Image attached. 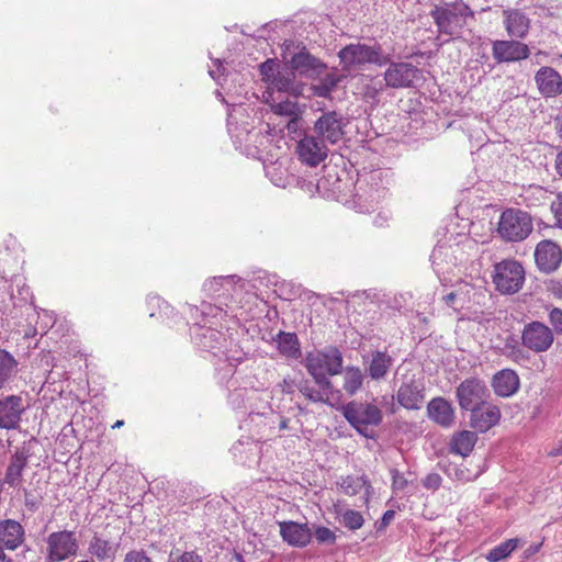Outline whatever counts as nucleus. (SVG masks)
<instances>
[{
	"label": "nucleus",
	"instance_id": "nucleus-1",
	"mask_svg": "<svg viewBox=\"0 0 562 562\" xmlns=\"http://www.w3.org/2000/svg\"><path fill=\"white\" fill-rule=\"evenodd\" d=\"M192 336L200 350L210 353L218 361L236 367L246 358V352L227 334L211 327L195 325Z\"/></svg>",
	"mask_w": 562,
	"mask_h": 562
},
{
	"label": "nucleus",
	"instance_id": "nucleus-2",
	"mask_svg": "<svg viewBox=\"0 0 562 562\" xmlns=\"http://www.w3.org/2000/svg\"><path fill=\"white\" fill-rule=\"evenodd\" d=\"M430 16L440 35H447L450 40H457L462 36L464 27L469 20L474 19V11L462 0L446 2L441 5H435L430 11Z\"/></svg>",
	"mask_w": 562,
	"mask_h": 562
},
{
	"label": "nucleus",
	"instance_id": "nucleus-3",
	"mask_svg": "<svg viewBox=\"0 0 562 562\" xmlns=\"http://www.w3.org/2000/svg\"><path fill=\"white\" fill-rule=\"evenodd\" d=\"M305 368L318 387L324 392L334 393V386L327 375H336L341 372L342 355L336 347L308 352L305 358Z\"/></svg>",
	"mask_w": 562,
	"mask_h": 562
},
{
	"label": "nucleus",
	"instance_id": "nucleus-4",
	"mask_svg": "<svg viewBox=\"0 0 562 562\" xmlns=\"http://www.w3.org/2000/svg\"><path fill=\"white\" fill-rule=\"evenodd\" d=\"M344 417L363 437L374 438L373 427L382 423V411L374 403L352 401L344 406Z\"/></svg>",
	"mask_w": 562,
	"mask_h": 562
},
{
	"label": "nucleus",
	"instance_id": "nucleus-5",
	"mask_svg": "<svg viewBox=\"0 0 562 562\" xmlns=\"http://www.w3.org/2000/svg\"><path fill=\"white\" fill-rule=\"evenodd\" d=\"M532 231L533 223L529 213L519 209H507L501 214L497 232L505 241H522Z\"/></svg>",
	"mask_w": 562,
	"mask_h": 562
},
{
	"label": "nucleus",
	"instance_id": "nucleus-6",
	"mask_svg": "<svg viewBox=\"0 0 562 562\" xmlns=\"http://www.w3.org/2000/svg\"><path fill=\"white\" fill-rule=\"evenodd\" d=\"M338 57L342 68L350 70L357 66L366 64H375L382 66L386 64L387 58L383 55L381 46H369L366 44H349L342 47Z\"/></svg>",
	"mask_w": 562,
	"mask_h": 562
},
{
	"label": "nucleus",
	"instance_id": "nucleus-7",
	"mask_svg": "<svg viewBox=\"0 0 562 562\" xmlns=\"http://www.w3.org/2000/svg\"><path fill=\"white\" fill-rule=\"evenodd\" d=\"M493 281L503 294L518 292L525 281V270L516 260H503L494 268Z\"/></svg>",
	"mask_w": 562,
	"mask_h": 562
},
{
	"label": "nucleus",
	"instance_id": "nucleus-8",
	"mask_svg": "<svg viewBox=\"0 0 562 562\" xmlns=\"http://www.w3.org/2000/svg\"><path fill=\"white\" fill-rule=\"evenodd\" d=\"M456 396L462 411H471L487 404L490 391L482 380L470 378L459 384Z\"/></svg>",
	"mask_w": 562,
	"mask_h": 562
},
{
	"label": "nucleus",
	"instance_id": "nucleus-9",
	"mask_svg": "<svg viewBox=\"0 0 562 562\" xmlns=\"http://www.w3.org/2000/svg\"><path fill=\"white\" fill-rule=\"evenodd\" d=\"M347 123L340 112L326 111L315 121L314 132L326 144L336 145L342 139Z\"/></svg>",
	"mask_w": 562,
	"mask_h": 562
},
{
	"label": "nucleus",
	"instance_id": "nucleus-10",
	"mask_svg": "<svg viewBox=\"0 0 562 562\" xmlns=\"http://www.w3.org/2000/svg\"><path fill=\"white\" fill-rule=\"evenodd\" d=\"M521 345L530 351H548L554 340L552 329L539 321L527 323L521 330Z\"/></svg>",
	"mask_w": 562,
	"mask_h": 562
},
{
	"label": "nucleus",
	"instance_id": "nucleus-11",
	"mask_svg": "<svg viewBox=\"0 0 562 562\" xmlns=\"http://www.w3.org/2000/svg\"><path fill=\"white\" fill-rule=\"evenodd\" d=\"M47 560L61 562L77 554L79 544L74 531L63 530L52 532L46 540Z\"/></svg>",
	"mask_w": 562,
	"mask_h": 562
},
{
	"label": "nucleus",
	"instance_id": "nucleus-12",
	"mask_svg": "<svg viewBox=\"0 0 562 562\" xmlns=\"http://www.w3.org/2000/svg\"><path fill=\"white\" fill-rule=\"evenodd\" d=\"M289 68L294 74L315 79L324 74L327 69V64L311 54L305 46H302L297 53L292 55L289 60Z\"/></svg>",
	"mask_w": 562,
	"mask_h": 562
},
{
	"label": "nucleus",
	"instance_id": "nucleus-13",
	"mask_svg": "<svg viewBox=\"0 0 562 562\" xmlns=\"http://www.w3.org/2000/svg\"><path fill=\"white\" fill-rule=\"evenodd\" d=\"M492 55L497 64H509L527 59L530 49L520 41L496 40L492 43Z\"/></svg>",
	"mask_w": 562,
	"mask_h": 562
},
{
	"label": "nucleus",
	"instance_id": "nucleus-14",
	"mask_svg": "<svg viewBox=\"0 0 562 562\" xmlns=\"http://www.w3.org/2000/svg\"><path fill=\"white\" fill-rule=\"evenodd\" d=\"M296 153L303 164L315 167L327 158L328 148L317 135H304L297 143Z\"/></svg>",
	"mask_w": 562,
	"mask_h": 562
},
{
	"label": "nucleus",
	"instance_id": "nucleus-15",
	"mask_svg": "<svg viewBox=\"0 0 562 562\" xmlns=\"http://www.w3.org/2000/svg\"><path fill=\"white\" fill-rule=\"evenodd\" d=\"M419 75L420 70L411 63H391L384 72V80L390 88H409Z\"/></svg>",
	"mask_w": 562,
	"mask_h": 562
},
{
	"label": "nucleus",
	"instance_id": "nucleus-16",
	"mask_svg": "<svg viewBox=\"0 0 562 562\" xmlns=\"http://www.w3.org/2000/svg\"><path fill=\"white\" fill-rule=\"evenodd\" d=\"M383 172L373 170L357 181V195L370 204L379 203L385 196L386 187L382 184Z\"/></svg>",
	"mask_w": 562,
	"mask_h": 562
},
{
	"label": "nucleus",
	"instance_id": "nucleus-17",
	"mask_svg": "<svg viewBox=\"0 0 562 562\" xmlns=\"http://www.w3.org/2000/svg\"><path fill=\"white\" fill-rule=\"evenodd\" d=\"M535 260L537 267L546 273L555 271L562 262V250L560 246L552 240H541L535 250Z\"/></svg>",
	"mask_w": 562,
	"mask_h": 562
},
{
	"label": "nucleus",
	"instance_id": "nucleus-18",
	"mask_svg": "<svg viewBox=\"0 0 562 562\" xmlns=\"http://www.w3.org/2000/svg\"><path fill=\"white\" fill-rule=\"evenodd\" d=\"M25 412L23 398L20 395H8L0 400V428L16 429L22 414Z\"/></svg>",
	"mask_w": 562,
	"mask_h": 562
},
{
	"label": "nucleus",
	"instance_id": "nucleus-19",
	"mask_svg": "<svg viewBox=\"0 0 562 562\" xmlns=\"http://www.w3.org/2000/svg\"><path fill=\"white\" fill-rule=\"evenodd\" d=\"M424 400V385L414 378L404 381L396 392L397 403L409 411L419 409L423 406Z\"/></svg>",
	"mask_w": 562,
	"mask_h": 562
},
{
	"label": "nucleus",
	"instance_id": "nucleus-20",
	"mask_svg": "<svg viewBox=\"0 0 562 562\" xmlns=\"http://www.w3.org/2000/svg\"><path fill=\"white\" fill-rule=\"evenodd\" d=\"M535 81L544 98H554L562 93V77L552 67H541L535 75Z\"/></svg>",
	"mask_w": 562,
	"mask_h": 562
},
{
	"label": "nucleus",
	"instance_id": "nucleus-21",
	"mask_svg": "<svg viewBox=\"0 0 562 562\" xmlns=\"http://www.w3.org/2000/svg\"><path fill=\"white\" fill-rule=\"evenodd\" d=\"M470 426L479 432H485L497 425L501 419V411L497 406L486 404L470 411Z\"/></svg>",
	"mask_w": 562,
	"mask_h": 562
},
{
	"label": "nucleus",
	"instance_id": "nucleus-22",
	"mask_svg": "<svg viewBox=\"0 0 562 562\" xmlns=\"http://www.w3.org/2000/svg\"><path fill=\"white\" fill-rule=\"evenodd\" d=\"M394 364V358L387 351L375 350L364 359V371L374 381L384 380Z\"/></svg>",
	"mask_w": 562,
	"mask_h": 562
},
{
	"label": "nucleus",
	"instance_id": "nucleus-23",
	"mask_svg": "<svg viewBox=\"0 0 562 562\" xmlns=\"http://www.w3.org/2000/svg\"><path fill=\"white\" fill-rule=\"evenodd\" d=\"M280 535L283 541L297 548L306 547L312 539V532L307 524H299L292 520L280 522Z\"/></svg>",
	"mask_w": 562,
	"mask_h": 562
},
{
	"label": "nucleus",
	"instance_id": "nucleus-24",
	"mask_svg": "<svg viewBox=\"0 0 562 562\" xmlns=\"http://www.w3.org/2000/svg\"><path fill=\"white\" fill-rule=\"evenodd\" d=\"M504 27L512 38H525L530 29V19L518 9H506L503 11Z\"/></svg>",
	"mask_w": 562,
	"mask_h": 562
},
{
	"label": "nucleus",
	"instance_id": "nucleus-25",
	"mask_svg": "<svg viewBox=\"0 0 562 562\" xmlns=\"http://www.w3.org/2000/svg\"><path fill=\"white\" fill-rule=\"evenodd\" d=\"M428 417L442 427H450L454 422V409L449 401L435 397L427 405Z\"/></svg>",
	"mask_w": 562,
	"mask_h": 562
},
{
	"label": "nucleus",
	"instance_id": "nucleus-26",
	"mask_svg": "<svg viewBox=\"0 0 562 562\" xmlns=\"http://www.w3.org/2000/svg\"><path fill=\"white\" fill-rule=\"evenodd\" d=\"M492 387L496 395L509 397L519 389V376L510 369H503L494 374Z\"/></svg>",
	"mask_w": 562,
	"mask_h": 562
},
{
	"label": "nucleus",
	"instance_id": "nucleus-27",
	"mask_svg": "<svg viewBox=\"0 0 562 562\" xmlns=\"http://www.w3.org/2000/svg\"><path fill=\"white\" fill-rule=\"evenodd\" d=\"M24 540V528L13 519L0 521V544L8 550H15Z\"/></svg>",
	"mask_w": 562,
	"mask_h": 562
},
{
	"label": "nucleus",
	"instance_id": "nucleus-28",
	"mask_svg": "<svg viewBox=\"0 0 562 562\" xmlns=\"http://www.w3.org/2000/svg\"><path fill=\"white\" fill-rule=\"evenodd\" d=\"M268 90L284 92L293 97H299L302 94L303 86L297 82L295 79L294 71L291 70H281L274 79L268 86ZM267 93L271 94L270 91Z\"/></svg>",
	"mask_w": 562,
	"mask_h": 562
},
{
	"label": "nucleus",
	"instance_id": "nucleus-29",
	"mask_svg": "<svg viewBox=\"0 0 562 562\" xmlns=\"http://www.w3.org/2000/svg\"><path fill=\"white\" fill-rule=\"evenodd\" d=\"M29 452L24 449L16 450L11 459L5 471L4 483L10 487H18L22 481V473L27 467Z\"/></svg>",
	"mask_w": 562,
	"mask_h": 562
},
{
	"label": "nucleus",
	"instance_id": "nucleus-30",
	"mask_svg": "<svg viewBox=\"0 0 562 562\" xmlns=\"http://www.w3.org/2000/svg\"><path fill=\"white\" fill-rule=\"evenodd\" d=\"M477 441V435L474 431L462 430L456 432L450 441V451L461 457H468Z\"/></svg>",
	"mask_w": 562,
	"mask_h": 562
},
{
	"label": "nucleus",
	"instance_id": "nucleus-31",
	"mask_svg": "<svg viewBox=\"0 0 562 562\" xmlns=\"http://www.w3.org/2000/svg\"><path fill=\"white\" fill-rule=\"evenodd\" d=\"M119 544L94 535L89 543V552L99 561L112 562L117 552Z\"/></svg>",
	"mask_w": 562,
	"mask_h": 562
},
{
	"label": "nucleus",
	"instance_id": "nucleus-32",
	"mask_svg": "<svg viewBox=\"0 0 562 562\" xmlns=\"http://www.w3.org/2000/svg\"><path fill=\"white\" fill-rule=\"evenodd\" d=\"M342 76L336 71L326 74L318 83L312 85L311 91L314 95L328 99L331 97L333 91L336 90L341 82Z\"/></svg>",
	"mask_w": 562,
	"mask_h": 562
},
{
	"label": "nucleus",
	"instance_id": "nucleus-33",
	"mask_svg": "<svg viewBox=\"0 0 562 562\" xmlns=\"http://www.w3.org/2000/svg\"><path fill=\"white\" fill-rule=\"evenodd\" d=\"M277 337L278 349L283 356L292 359L301 356L300 341L295 333L280 331Z\"/></svg>",
	"mask_w": 562,
	"mask_h": 562
},
{
	"label": "nucleus",
	"instance_id": "nucleus-34",
	"mask_svg": "<svg viewBox=\"0 0 562 562\" xmlns=\"http://www.w3.org/2000/svg\"><path fill=\"white\" fill-rule=\"evenodd\" d=\"M235 276H220L209 279L203 284V290L213 296L220 297L225 292L229 294L234 290Z\"/></svg>",
	"mask_w": 562,
	"mask_h": 562
},
{
	"label": "nucleus",
	"instance_id": "nucleus-35",
	"mask_svg": "<svg viewBox=\"0 0 562 562\" xmlns=\"http://www.w3.org/2000/svg\"><path fill=\"white\" fill-rule=\"evenodd\" d=\"M499 351L503 356L515 362L525 361L528 358L521 342H519L517 336L514 334H508L503 339V346L499 347Z\"/></svg>",
	"mask_w": 562,
	"mask_h": 562
},
{
	"label": "nucleus",
	"instance_id": "nucleus-36",
	"mask_svg": "<svg viewBox=\"0 0 562 562\" xmlns=\"http://www.w3.org/2000/svg\"><path fill=\"white\" fill-rule=\"evenodd\" d=\"M430 260L435 272L440 276L448 272L450 266H453L452 256L450 254V247L440 245L432 249Z\"/></svg>",
	"mask_w": 562,
	"mask_h": 562
},
{
	"label": "nucleus",
	"instance_id": "nucleus-37",
	"mask_svg": "<svg viewBox=\"0 0 562 562\" xmlns=\"http://www.w3.org/2000/svg\"><path fill=\"white\" fill-rule=\"evenodd\" d=\"M340 487L344 493L353 496L364 490L366 495L370 494L371 483L367 475L353 476L348 475L341 480Z\"/></svg>",
	"mask_w": 562,
	"mask_h": 562
},
{
	"label": "nucleus",
	"instance_id": "nucleus-38",
	"mask_svg": "<svg viewBox=\"0 0 562 562\" xmlns=\"http://www.w3.org/2000/svg\"><path fill=\"white\" fill-rule=\"evenodd\" d=\"M440 469L452 480L460 482H471L474 481L480 473L471 472L467 467L460 464H454L452 462H439Z\"/></svg>",
	"mask_w": 562,
	"mask_h": 562
},
{
	"label": "nucleus",
	"instance_id": "nucleus-39",
	"mask_svg": "<svg viewBox=\"0 0 562 562\" xmlns=\"http://www.w3.org/2000/svg\"><path fill=\"white\" fill-rule=\"evenodd\" d=\"M520 546V539L518 538H512L507 539L493 549H491L486 555L485 559L488 562H499L502 560H505L508 558L518 547Z\"/></svg>",
	"mask_w": 562,
	"mask_h": 562
},
{
	"label": "nucleus",
	"instance_id": "nucleus-40",
	"mask_svg": "<svg viewBox=\"0 0 562 562\" xmlns=\"http://www.w3.org/2000/svg\"><path fill=\"white\" fill-rule=\"evenodd\" d=\"M363 381L364 373L359 367L351 366L346 368L342 387L348 395L352 396L361 390Z\"/></svg>",
	"mask_w": 562,
	"mask_h": 562
},
{
	"label": "nucleus",
	"instance_id": "nucleus-41",
	"mask_svg": "<svg viewBox=\"0 0 562 562\" xmlns=\"http://www.w3.org/2000/svg\"><path fill=\"white\" fill-rule=\"evenodd\" d=\"M232 452L239 462L251 467L252 463L257 462L259 449L258 445L255 442H248L245 445L244 442L238 441L232 447Z\"/></svg>",
	"mask_w": 562,
	"mask_h": 562
},
{
	"label": "nucleus",
	"instance_id": "nucleus-42",
	"mask_svg": "<svg viewBox=\"0 0 562 562\" xmlns=\"http://www.w3.org/2000/svg\"><path fill=\"white\" fill-rule=\"evenodd\" d=\"M16 367L15 358L9 351L0 348V390L12 378Z\"/></svg>",
	"mask_w": 562,
	"mask_h": 562
},
{
	"label": "nucleus",
	"instance_id": "nucleus-43",
	"mask_svg": "<svg viewBox=\"0 0 562 562\" xmlns=\"http://www.w3.org/2000/svg\"><path fill=\"white\" fill-rule=\"evenodd\" d=\"M299 391L313 403H327L328 396L333 393L324 392L321 387L317 390L310 384L308 381H303L297 385Z\"/></svg>",
	"mask_w": 562,
	"mask_h": 562
},
{
	"label": "nucleus",
	"instance_id": "nucleus-44",
	"mask_svg": "<svg viewBox=\"0 0 562 562\" xmlns=\"http://www.w3.org/2000/svg\"><path fill=\"white\" fill-rule=\"evenodd\" d=\"M271 110L277 115H283L291 117L297 115L301 110L300 105L295 101L285 100L271 104Z\"/></svg>",
	"mask_w": 562,
	"mask_h": 562
},
{
	"label": "nucleus",
	"instance_id": "nucleus-45",
	"mask_svg": "<svg viewBox=\"0 0 562 562\" xmlns=\"http://www.w3.org/2000/svg\"><path fill=\"white\" fill-rule=\"evenodd\" d=\"M259 71L262 80L267 83V86H269L272 79H274L276 76L281 71V69L277 59L269 58L260 64Z\"/></svg>",
	"mask_w": 562,
	"mask_h": 562
},
{
	"label": "nucleus",
	"instance_id": "nucleus-46",
	"mask_svg": "<svg viewBox=\"0 0 562 562\" xmlns=\"http://www.w3.org/2000/svg\"><path fill=\"white\" fill-rule=\"evenodd\" d=\"M341 522L349 530H357L363 526L364 519L360 512L347 509L341 514Z\"/></svg>",
	"mask_w": 562,
	"mask_h": 562
},
{
	"label": "nucleus",
	"instance_id": "nucleus-47",
	"mask_svg": "<svg viewBox=\"0 0 562 562\" xmlns=\"http://www.w3.org/2000/svg\"><path fill=\"white\" fill-rule=\"evenodd\" d=\"M314 536L318 543L334 544L336 541V535L327 527L318 526L315 529Z\"/></svg>",
	"mask_w": 562,
	"mask_h": 562
},
{
	"label": "nucleus",
	"instance_id": "nucleus-48",
	"mask_svg": "<svg viewBox=\"0 0 562 562\" xmlns=\"http://www.w3.org/2000/svg\"><path fill=\"white\" fill-rule=\"evenodd\" d=\"M392 477V488L394 491H403L407 485L408 481L397 469L390 470Z\"/></svg>",
	"mask_w": 562,
	"mask_h": 562
},
{
	"label": "nucleus",
	"instance_id": "nucleus-49",
	"mask_svg": "<svg viewBox=\"0 0 562 562\" xmlns=\"http://www.w3.org/2000/svg\"><path fill=\"white\" fill-rule=\"evenodd\" d=\"M169 562H202V559L199 554H196L193 551L183 552L177 555H175V553L171 552L169 557Z\"/></svg>",
	"mask_w": 562,
	"mask_h": 562
},
{
	"label": "nucleus",
	"instance_id": "nucleus-50",
	"mask_svg": "<svg viewBox=\"0 0 562 562\" xmlns=\"http://www.w3.org/2000/svg\"><path fill=\"white\" fill-rule=\"evenodd\" d=\"M442 479L438 473H428L423 480V486L426 490L437 491L441 485Z\"/></svg>",
	"mask_w": 562,
	"mask_h": 562
},
{
	"label": "nucleus",
	"instance_id": "nucleus-51",
	"mask_svg": "<svg viewBox=\"0 0 562 562\" xmlns=\"http://www.w3.org/2000/svg\"><path fill=\"white\" fill-rule=\"evenodd\" d=\"M289 119L286 130L290 134H296L302 127V111H300L297 115H292Z\"/></svg>",
	"mask_w": 562,
	"mask_h": 562
},
{
	"label": "nucleus",
	"instance_id": "nucleus-52",
	"mask_svg": "<svg viewBox=\"0 0 562 562\" xmlns=\"http://www.w3.org/2000/svg\"><path fill=\"white\" fill-rule=\"evenodd\" d=\"M124 562H153L144 551L133 550L126 553Z\"/></svg>",
	"mask_w": 562,
	"mask_h": 562
},
{
	"label": "nucleus",
	"instance_id": "nucleus-53",
	"mask_svg": "<svg viewBox=\"0 0 562 562\" xmlns=\"http://www.w3.org/2000/svg\"><path fill=\"white\" fill-rule=\"evenodd\" d=\"M549 319L554 329L562 334V310L553 308L549 314Z\"/></svg>",
	"mask_w": 562,
	"mask_h": 562
},
{
	"label": "nucleus",
	"instance_id": "nucleus-54",
	"mask_svg": "<svg viewBox=\"0 0 562 562\" xmlns=\"http://www.w3.org/2000/svg\"><path fill=\"white\" fill-rule=\"evenodd\" d=\"M282 393L292 394L295 390V382L291 378H284L282 382L279 384Z\"/></svg>",
	"mask_w": 562,
	"mask_h": 562
},
{
	"label": "nucleus",
	"instance_id": "nucleus-55",
	"mask_svg": "<svg viewBox=\"0 0 562 562\" xmlns=\"http://www.w3.org/2000/svg\"><path fill=\"white\" fill-rule=\"evenodd\" d=\"M551 210L554 213V217L557 220V226L562 228V201L558 204L552 203Z\"/></svg>",
	"mask_w": 562,
	"mask_h": 562
},
{
	"label": "nucleus",
	"instance_id": "nucleus-56",
	"mask_svg": "<svg viewBox=\"0 0 562 562\" xmlns=\"http://www.w3.org/2000/svg\"><path fill=\"white\" fill-rule=\"evenodd\" d=\"M222 308L221 307H217V306H212L211 304H207L205 302L202 303V310H201V313L202 315H205V316H216L217 315V312H221Z\"/></svg>",
	"mask_w": 562,
	"mask_h": 562
},
{
	"label": "nucleus",
	"instance_id": "nucleus-57",
	"mask_svg": "<svg viewBox=\"0 0 562 562\" xmlns=\"http://www.w3.org/2000/svg\"><path fill=\"white\" fill-rule=\"evenodd\" d=\"M213 65L216 66V70H210L209 74L210 76L213 78V79H217V77L220 76V74L222 72V61L220 59H214L213 60Z\"/></svg>",
	"mask_w": 562,
	"mask_h": 562
},
{
	"label": "nucleus",
	"instance_id": "nucleus-58",
	"mask_svg": "<svg viewBox=\"0 0 562 562\" xmlns=\"http://www.w3.org/2000/svg\"><path fill=\"white\" fill-rule=\"evenodd\" d=\"M456 300H457V294L454 292H450L449 294L443 296L445 303L448 306L453 307V308L457 310V307L454 306L456 305Z\"/></svg>",
	"mask_w": 562,
	"mask_h": 562
},
{
	"label": "nucleus",
	"instance_id": "nucleus-59",
	"mask_svg": "<svg viewBox=\"0 0 562 562\" xmlns=\"http://www.w3.org/2000/svg\"><path fill=\"white\" fill-rule=\"evenodd\" d=\"M554 167H555L557 173L562 178V148L557 154Z\"/></svg>",
	"mask_w": 562,
	"mask_h": 562
},
{
	"label": "nucleus",
	"instance_id": "nucleus-60",
	"mask_svg": "<svg viewBox=\"0 0 562 562\" xmlns=\"http://www.w3.org/2000/svg\"><path fill=\"white\" fill-rule=\"evenodd\" d=\"M394 516H395L394 510H392V509L386 510L382 516V525L387 526L393 520Z\"/></svg>",
	"mask_w": 562,
	"mask_h": 562
},
{
	"label": "nucleus",
	"instance_id": "nucleus-61",
	"mask_svg": "<svg viewBox=\"0 0 562 562\" xmlns=\"http://www.w3.org/2000/svg\"><path fill=\"white\" fill-rule=\"evenodd\" d=\"M540 547H541V543H538V544H531V546H529V547L525 550V552H524L525 557H526V558H529V557H531V555L536 554V553L540 550Z\"/></svg>",
	"mask_w": 562,
	"mask_h": 562
},
{
	"label": "nucleus",
	"instance_id": "nucleus-62",
	"mask_svg": "<svg viewBox=\"0 0 562 562\" xmlns=\"http://www.w3.org/2000/svg\"><path fill=\"white\" fill-rule=\"evenodd\" d=\"M554 124L557 134L562 139V113L555 117Z\"/></svg>",
	"mask_w": 562,
	"mask_h": 562
},
{
	"label": "nucleus",
	"instance_id": "nucleus-63",
	"mask_svg": "<svg viewBox=\"0 0 562 562\" xmlns=\"http://www.w3.org/2000/svg\"><path fill=\"white\" fill-rule=\"evenodd\" d=\"M550 456L558 457L562 456V439L559 441V443L550 451Z\"/></svg>",
	"mask_w": 562,
	"mask_h": 562
},
{
	"label": "nucleus",
	"instance_id": "nucleus-64",
	"mask_svg": "<svg viewBox=\"0 0 562 562\" xmlns=\"http://www.w3.org/2000/svg\"><path fill=\"white\" fill-rule=\"evenodd\" d=\"M279 428L281 430H284V429H288L289 428V419H282L279 424Z\"/></svg>",
	"mask_w": 562,
	"mask_h": 562
}]
</instances>
